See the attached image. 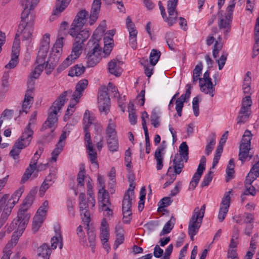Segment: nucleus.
Here are the masks:
<instances>
[{"instance_id": "f257e3e1", "label": "nucleus", "mask_w": 259, "mask_h": 259, "mask_svg": "<svg viewBox=\"0 0 259 259\" xmlns=\"http://www.w3.org/2000/svg\"><path fill=\"white\" fill-rule=\"evenodd\" d=\"M72 91L69 90L63 92L58 97V98L53 103L52 106L50 107V112L47 120L43 124L41 127V131L46 130L47 128H52L55 124L58 121L57 114L58 111L62 108L64 105L67 95L71 94Z\"/></svg>"}, {"instance_id": "f03ea898", "label": "nucleus", "mask_w": 259, "mask_h": 259, "mask_svg": "<svg viewBox=\"0 0 259 259\" xmlns=\"http://www.w3.org/2000/svg\"><path fill=\"white\" fill-rule=\"evenodd\" d=\"M108 91H111L116 97L119 96L117 88L111 82L108 84V87H102L98 92V107L101 112L107 114L110 110V99Z\"/></svg>"}, {"instance_id": "7ed1b4c3", "label": "nucleus", "mask_w": 259, "mask_h": 259, "mask_svg": "<svg viewBox=\"0 0 259 259\" xmlns=\"http://www.w3.org/2000/svg\"><path fill=\"white\" fill-rule=\"evenodd\" d=\"M85 50L88 51L86 57L87 67H93L101 59L102 48L99 44V38L90 39L87 44Z\"/></svg>"}, {"instance_id": "20e7f679", "label": "nucleus", "mask_w": 259, "mask_h": 259, "mask_svg": "<svg viewBox=\"0 0 259 259\" xmlns=\"http://www.w3.org/2000/svg\"><path fill=\"white\" fill-rule=\"evenodd\" d=\"M88 15V12L85 10H81L77 13L69 31L70 35L74 37L82 28L86 23Z\"/></svg>"}, {"instance_id": "39448f33", "label": "nucleus", "mask_w": 259, "mask_h": 259, "mask_svg": "<svg viewBox=\"0 0 259 259\" xmlns=\"http://www.w3.org/2000/svg\"><path fill=\"white\" fill-rule=\"evenodd\" d=\"M27 209L23 207L20 209L18 212V219L15 224L12 223L10 225L11 229L17 228V232H19L20 234L22 233L30 218V215L26 213Z\"/></svg>"}, {"instance_id": "423d86ee", "label": "nucleus", "mask_w": 259, "mask_h": 259, "mask_svg": "<svg viewBox=\"0 0 259 259\" xmlns=\"http://www.w3.org/2000/svg\"><path fill=\"white\" fill-rule=\"evenodd\" d=\"M209 75L210 72L209 70H207L204 72L203 77L200 79V89L202 92L209 94L211 97H213L215 88Z\"/></svg>"}, {"instance_id": "0eeeda50", "label": "nucleus", "mask_w": 259, "mask_h": 259, "mask_svg": "<svg viewBox=\"0 0 259 259\" xmlns=\"http://www.w3.org/2000/svg\"><path fill=\"white\" fill-rule=\"evenodd\" d=\"M18 37H19V35L17 34L12 48L11 60L9 63L5 65L6 68H14L16 67L18 63V57L20 54V40L17 39Z\"/></svg>"}, {"instance_id": "6e6552de", "label": "nucleus", "mask_w": 259, "mask_h": 259, "mask_svg": "<svg viewBox=\"0 0 259 259\" xmlns=\"http://www.w3.org/2000/svg\"><path fill=\"white\" fill-rule=\"evenodd\" d=\"M50 48V34L46 33L40 41L36 63H43Z\"/></svg>"}, {"instance_id": "1a4fd4ad", "label": "nucleus", "mask_w": 259, "mask_h": 259, "mask_svg": "<svg viewBox=\"0 0 259 259\" xmlns=\"http://www.w3.org/2000/svg\"><path fill=\"white\" fill-rule=\"evenodd\" d=\"M178 0H169L167 2V11L168 17L164 16V21L167 23L169 26H171L176 22L178 14L176 11Z\"/></svg>"}, {"instance_id": "9d476101", "label": "nucleus", "mask_w": 259, "mask_h": 259, "mask_svg": "<svg viewBox=\"0 0 259 259\" xmlns=\"http://www.w3.org/2000/svg\"><path fill=\"white\" fill-rule=\"evenodd\" d=\"M84 131L85 132L84 140L85 142L87 143L86 147L88 150V154L90 160L92 163H95L97 165H98L97 161V153L95 152L93 148V145L91 139L90 134L89 132L88 125H85L84 126Z\"/></svg>"}, {"instance_id": "9b49d317", "label": "nucleus", "mask_w": 259, "mask_h": 259, "mask_svg": "<svg viewBox=\"0 0 259 259\" xmlns=\"http://www.w3.org/2000/svg\"><path fill=\"white\" fill-rule=\"evenodd\" d=\"M232 191L231 190L226 192L222 198L218 214V219L220 222H222L224 220L228 212L231 199L230 195Z\"/></svg>"}, {"instance_id": "f8f14e48", "label": "nucleus", "mask_w": 259, "mask_h": 259, "mask_svg": "<svg viewBox=\"0 0 259 259\" xmlns=\"http://www.w3.org/2000/svg\"><path fill=\"white\" fill-rule=\"evenodd\" d=\"M29 83V88H27V90L25 95V98L22 104V110L19 111L20 114L22 112L27 113L28 112L27 110L30 107V105L32 104L33 102V98L32 97V95L34 90V87H33V82L31 80L30 81Z\"/></svg>"}, {"instance_id": "ddd939ff", "label": "nucleus", "mask_w": 259, "mask_h": 259, "mask_svg": "<svg viewBox=\"0 0 259 259\" xmlns=\"http://www.w3.org/2000/svg\"><path fill=\"white\" fill-rule=\"evenodd\" d=\"M126 25L130 34L129 44L133 49H136L137 46V36L138 32L135 24L132 22L129 16L126 18Z\"/></svg>"}, {"instance_id": "4468645a", "label": "nucleus", "mask_w": 259, "mask_h": 259, "mask_svg": "<svg viewBox=\"0 0 259 259\" xmlns=\"http://www.w3.org/2000/svg\"><path fill=\"white\" fill-rule=\"evenodd\" d=\"M101 5V0H94L89 18V23L90 25H93L97 20L100 11Z\"/></svg>"}, {"instance_id": "2eb2a0df", "label": "nucleus", "mask_w": 259, "mask_h": 259, "mask_svg": "<svg viewBox=\"0 0 259 259\" xmlns=\"http://www.w3.org/2000/svg\"><path fill=\"white\" fill-rule=\"evenodd\" d=\"M220 13V11L218 12V15L219 16L218 26L220 29H224V33L226 36L228 35V33L230 31L232 19L227 18L226 16H223Z\"/></svg>"}, {"instance_id": "dca6fc26", "label": "nucleus", "mask_w": 259, "mask_h": 259, "mask_svg": "<svg viewBox=\"0 0 259 259\" xmlns=\"http://www.w3.org/2000/svg\"><path fill=\"white\" fill-rule=\"evenodd\" d=\"M90 205H91V204L89 203V199L87 202L85 200L83 202H79V203L80 215L82 217V222L84 223H87L88 227H89V223L91 221L90 213L88 210Z\"/></svg>"}, {"instance_id": "f3484780", "label": "nucleus", "mask_w": 259, "mask_h": 259, "mask_svg": "<svg viewBox=\"0 0 259 259\" xmlns=\"http://www.w3.org/2000/svg\"><path fill=\"white\" fill-rule=\"evenodd\" d=\"M88 81L87 79H82L78 81L75 87V91L74 92L72 97L76 103H78L79 99L82 95V92L87 88Z\"/></svg>"}, {"instance_id": "a211bd4d", "label": "nucleus", "mask_w": 259, "mask_h": 259, "mask_svg": "<svg viewBox=\"0 0 259 259\" xmlns=\"http://www.w3.org/2000/svg\"><path fill=\"white\" fill-rule=\"evenodd\" d=\"M33 131L31 129L30 126L27 125L22 133V136L17 140L22 145L26 147L28 146L32 140Z\"/></svg>"}, {"instance_id": "6ab92c4d", "label": "nucleus", "mask_w": 259, "mask_h": 259, "mask_svg": "<svg viewBox=\"0 0 259 259\" xmlns=\"http://www.w3.org/2000/svg\"><path fill=\"white\" fill-rule=\"evenodd\" d=\"M22 144L20 142H16L13 145L12 150L10 151L9 155L14 160V165L17 166L19 163V155L21 150L25 148Z\"/></svg>"}, {"instance_id": "aec40b11", "label": "nucleus", "mask_w": 259, "mask_h": 259, "mask_svg": "<svg viewBox=\"0 0 259 259\" xmlns=\"http://www.w3.org/2000/svg\"><path fill=\"white\" fill-rule=\"evenodd\" d=\"M122 64V61L114 59L108 63V70L110 73L118 77L119 76L122 71L120 66Z\"/></svg>"}, {"instance_id": "412c9836", "label": "nucleus", "mask_w": 259, "mask_h": 259, "mask_svg": "<svg viewBox=\"0 0 259 259\" xmlns=\"http://www.w3.org/2000/svg\"><path fill=\"white\" fill-rule=\"evenodd\" d=\"M55 235L51 239V246L53 249H56L57 244H59V247L62 249L63 247V239L61 234V230L59 226H56L54 228Z\"/></svg>"}, {"instance_id": "4be33fe9", "label": "nucleus", "mask_w": 259, "mask_h": 259, "mask_svg": "<svg viewBox=\"0 0 259 259\" xmlns=\"http://www.w3.org/2000/svg\"><path fill=\"white\" fill-rule=\"evenodd\" d=\"M59 57L55 54H51L49 59L45 61V67L47 74H50L58 64Z\"/></svg>"}, {"instance_id": "5701e85b", "label": "nucleus", "mask_w": 259, "mask_h": 259, "mask_svg": "<svg viewBox=\"0 0 259 259\" xmlns=\"http://www.w3.org/2000/svg\"><path fill=\"white\" fill-rule=\"evenodd\" d=\"M184 160L182 156H179L178 154L175 155L174 158L172 160V168L174 169V174L175 175L180 174L184 166Z\"/></svg>"}, {"instance_id": "b1692460", "label": "nucleus", "mask_w": 259, "mask_h": 259, "mask_svg": "<svg viewBox=\"0 0 259 259\" xmlns=\"http://www.w3.org/2000/svg\"><path fill=\"white\" fill-rule=\"evenodd\" d=\"M38 65L36 66L34 69L30 73L29 75V79L27 82V88H29V82L31 80L34 84V81L33 79H35L38 78L40 75L41 72L44 70L45 67V61L43 63H36Z\"/></svg>"}, {"instance_id": "393cba45", "label": "nucleus", "mask_w": 259, "mask_h": 259, "mask_svg": "<svg viewBox=\"0 0 259 259\" xmlns=\"http://www.w3.org/2000/svg\"><path fill=\"white\" fill-rule=\"evenodd\" d=\"M52 250L47 243H44L37 248V256L43 259H49Z\"/></svg>"}, {"instance_id": "a878e982", "label": "nucleus", "mask_w": 259, "mask_h": 259, "mask_svg": "<svg viewBox=\"0 0 259 259\" xmlns=\"http://www.w3.org/2000/svg\"><path fill=\"white\" fill-rule=\"evenodd\" d=\"M205 211V204H203L201 208L198 207L195 208L193 215L191 217L190 220L202 222V219L204 217Z\"/></svg>"}, {"instance_id": "bb28decb", "label": "nucleus", "mask_w": 259, "mask_h": 259, "mask_svg": "<svg viewBox=\"0 0 259 259\" xmlns=\"http://www.w3.org/2000/svg\"><path fill=\"white\" fill-rule=\"evenodd\" d=\"M100 231V239L102 242H108L109 238V228L107 222L105 219H103L102 222Z\"/></svg>"}, {"instance_id": "cd10ccee", "label": "nucleus", "mask_w": 259, "mask_h": 259, "mask_svg": "<svg viewBox=\"0 0 259 259\" xmlns=\"http://www.w3.org/2000/svg\"><path fill=\"white\" fill-rule=\"evenodd\" d=\"M254 180H255L253 178L250 179L246 177L245 180V191H244V195H255L256 194V190L255 188L251 185Z\"/></svg>"}, {"instance_id": "c85d7f7f", "label": "nucleus", "mask_w": 259, "mask_h": 259, "mask_svg": "<svg viewBox=\"0 0 259 259\" xmlns=\"http://www.w3.org/2000/svg\"><path fill=\"white\" fill-rule=\"evenodd\" d=\"M82 44L80 42L74 41L73 45L71 54L69 55L70 58L76 60L78 58L82 53Z\"/></svg>"}, {"instance_id": "c756f323", "label": "nucleus", "mask_w": 259, "mask_h": 259, "mask_svg": "<svg viewBox=\"0 0 259 259\" xmlns=\"http://www.w3.org/2000/svg\"><path fill=\"white\" fill-rule=\"evenodd\" d=\"M85 67L82 64H77L71 68L68 72V75L73 76H79L84 73Z\"/></svg>"}, {"instance_id": "7c9ffc66", "label": "nucleus", "mask_w": 259, "mask_h": 259, "mask_svg": "<svg viewBox=\"0 0 259 259\" xmlns=\"http://www.w3.org/2000/svg\"><path fill=\"white\" fill-rule=\"evenodd\" d=\"M90 35V32L86 30H80L74 36L75 37L74 41L80 42L82 44L89 38Z\"/></svg>"}, {"instance_id": "2f4dec72", "label": "nucleus", "mask_w": 259, "mask_h": 259, "mask_svg": "<svg viewBox=\"0 0 259 259\" xmlns=\"http://www.w3.org/2000/svg\"><path fill=\"white\" fill-rule=\"evenodd\" d=\"M70 0H56V9L53 12V15L61 13L66 8Z\"/></svg>"}, {"instance_id": "473e14b6", "label": "nucleus", "mask_w": 259, "mask_h": 259, "mask_svg": "<svg viewBox=\"0 0 259 259\" xmlns=\"http://www.w3.org/2000/svg\"><path fill=\"white\" fill-rule=\"evenodd\" d=\"M87 226V223H86ZM85 229L88 230V240L90 243V247L92 249L93 252H95V246H96V234L94 230L93 229H90L89 227H86Z\"/></svg>"}, {"instance_id": "72a5a7b5", "label": "nucleus", "mask_w": 259, "mask_h": 259, "mask_svg": "<svg viewBox=\"0 0 259 259\" xmlns=\"http://www.w3.org/2000/svg\"><path fill=\"white\" fill-rule=\"evenodd\" d=\"M37 193V190L35 189H32L26 197L23 203V207L28 208L33 203L34 197Z\"/></svg>"}, {"instance_id": "f704fd0d", "label": "nucleus", "mask_w": 259, "mask_h": 259, "mask_svg": "<svg viewBox=\"0 0 259 259\" xmlns=\"http://www.w3.org/2000/svg\"><path fill=\"white\" fill-rule=\"evenodd\" d=\"M105 27L106 23L105 21H103L96 29L91 39L99 38V44H100L101 40V36L105 31Z\"/></svg>"}, {"instance_id": "c9c22d12", "label": "nucleus", "mask_w": 259, "mask_h": 259, "mask_svg": "<svg viewBox=\"0 0 259 259\" xmlns=\"http://www.w3.org/2000/svg\"><path fill=\"white\" fill-rule=\"evenodd\" d=\"M234 161L233 159H231L228 164L226 173L227 176L226 177V181L227 182H229L230 179L233 178L234 174Z\"/></svg>"}, {"instance_id": "e433bc0d", "label": "nucleus", "mask_w": 259, "mask_h": 259, "mask_svg": "<svg viewBox=\"0 0 259 259\" xmlns=\"http://www.w3.org/2000/svg\"><path fill=\"white\" fill-rule=\"evenodd\" d=\"M115 127V123L112 121V120L110 119L106 131L107 138L117 137Z\"/></svg>"}, {"instance_id": "4c0bfd02", "label": "nucleus", "mask_w": 259, "mask_h": 259, "mask_svg": "<svg viewBox=\"0 0 259 259\" xmlns=\"http://www.w3.org/2000/svg\"><path fill=\"white\" fill-rule=\"evenodd\" d=\"M175 221L176 219L174 217H171L170 220L164 226L162 230L160 233V236H161L164 234L169 233L173 228Z\"/></svg>"}, {"instance_id": "58836bf2", "label": "nucleus", "mask_w": 259, "mask_h": 259, "mask_svg": "<svg viewBox=\"0 0 259 259\" xmlns=\"http://www.w3.org/2000/svg\"><path fill=\"white\" fill-rule=\"evenodd\" d=\"M134 196H130L128 194H125L122 201V210H131L132 200Z\"/></svg>"}, {"instance_id": "ea45409f", "label": "nucleus", "mask_w": 259, "mask_h": 259, "mask_svg": "<svg viewBox=\"0 0 259 259\" xmlns=\"http://www.w3.org/2000/svg\"><path fill=\"white\" fill-rule=\"evenodd\" d=\"M179 156H182V158L187 162L188 159V146L186 142H183L179 147Z\"/></svg>"}, {"instance_id": "a19ab883", "label": "nucleus", "mask_w": 259, "mask_h": 259, "mask_svg": "<svg viewBox=\"0 0 259 259\" xmlns=\"http://www.w3.org/2000/svg\"><path fill=\"white\" fill-rule=\"evenodd\" d=\"M107 143L110 151L113 152L117 151L118 143L117 137L107 138Z\"/></svg>"}, {"instance_id": "79ce46f5", "label": "nucleus", "mask_w": 259, "mask_h": 259, "mask_svg": "<svg viewBox=\"0 0 259 259\" xmlns=\"http://www.w3.org/2000/svg\"><path fill=\"white\" fill-rule=\"evenodd\" d=\"M251 104L252 101L249 96H246L245 98H243L241 108V113H246V112H249V107L251 106Z\"/></svg>"}, {"instance_id": "37998d69", "label": "nucleus", "mask_w": 259, "mask_h": 259, "mask_svg": "<svg viewBox=\"0 0 259 259\" xmlns=\"http://www.w3.org/2000/svg\"><path fill=\"white\" fill-rule=\"evenodd\" d=\"M202 223L190 220L188 226V232L197 233Z\"/></svg>"}, {"instance_id": "c03bdc74", "label": "nucleus", "mask_w": 259, "mask_h": 259, "mask_svg": "<svg viewBox=\"0 0 259 259\" xmlns=\"http://www.w3.org/2000/svg\"><path fill=\"white\" fill-rule=\"evenodd\" d=\"M259 176V160L256 162L251 167L250 172L246 178L251 179L253 178L255 180Z\"/></svg>"}, {"instance_id": "a18cd8bd", "label": "nucleus", "mask_w": 259, "mask_h": 259, "mask_svg": "<svg viewBox=\"0 0 259 259\" xmlns=\"http://www.w3.org/2000/svg\"><path fill=\"white\" fill-rule=\"evenodd\" d=\"M160 56V52L153 49L152 50L149 56L150 63L153 66L157 63Z\"/></svg>"}, {"instance_id": "49530a36", "label": "nucleus", "mask_w": 259, "mask_h": 259, "mask_svg": "<svg viewBox=\"0 0 259 259\" xmlns=\"http://www.w3.org/2000/svg\"><path fill=\"white\" fill-rule=\"evenodd\" d=\"M99 193H102V205L110 206L111 203L109 199V192L104 188H102L99 190Z\"/></svg>"}, {"instance_id": "de8ad7c7", "label": "nucleus", "mask_w": 259, "mask_h": 259, "mask_svg": "<svg viewBox=\"0 0 259 259\" xmlns=\"http://www.w3.org/2000/svg\"><path fill=\"white\" fill-rule=\"evenodd\" d=\"M176 38L174 34L172 32H168L166 33L165 35V39L166 42L168 46V48L171 50H174L175 49V41L174 39Z\"/></svg>"}, {"instance_id": "09e8293b", "label": "nucleus", "mask_w": 259, "mask_h": 259, "mask_svg": "<svg viewBox=\"0 0 259 259\" xmlns=\"http://www.w3.org/2000/svg\"><path fill=\"white\" fill-rule=\"evenodd\" d=\"M74 61L75 60L73 59L72 58H70V56H68L66 59L62 63V64H60L57 68V72H61L66 68H67L69 66H70Z\"/></svg>"}, {"instance_id": "8fccbe9b", "label": "nucleus", "mask_w": 259, "mask_h": 259, "mask_svg": "<svg viewBox=\"0 0 259 259\" xmlns=\"http://www.w3.org/2000/svg\"><path fill=\"white\" fill-rule=\"evenodd\" d=\"M154 158L156 161V168L158 170H161L163 166V154L155 152Z\"/></svg>"}, {"instance_id": "3c124183", "label": "nucleus", "mask_w": 259, "mask_h": 259, "mask_svg": "<svg viewBox=\"0 0 259 259\" xmlns=\"http://www.w3.org/2000/svg\"><path fill=\"white\" fill-rule=\"evenodd\" d=\"M218 40L215 41L212 50L213 57L215 58L218 56L219 52L223 48V44L221 42L222 38L221 36L218 38Z\"/></svg>"}, {"instance_id": "603ef678", "label": "nucleus", "mask_w": 259, "mask_h": 259, "mask_svg": "<svg viewBox=\"0 0 259 259\" xmlns=\"http://www.w3.org/2000/svg\"><path fill=\"white\" fill-rule=\"evenodd\" d=\"M94 119V116L90 113L89 110H87L84 114L83 119L84 125H88L89 128L90 125L94 124L93 121Z\"/></svg>"}, {"instance_id": "864d4df0", "label": "nucleus", "mask_w": 259, "mask_h": 259, "mask_svg": "<svg viewBox=\"0 0 259 259\" xmlns=\"http://www.w3.org/2000/svg\"><path fill=\"white\" fill-rule=\"evenodd\" d=\"M35 169L36 167L31 166V164H29L22 176L21 182L25 183L26 181H27L32 173L34 172V171L35 170Z\"/></svg>"}, {"instance_id": "5fc2aeb1", "label": "nucleus", "mask_w": 259, "mask_h": 259, "mask_svg": "<svg viewBox=\"0 0 259 259\" xmlns=\"http://www.w3.org/2000/svg\"><path fill=\"white\" fill-rule=\"evenodd\" d=\"M63 146L61 145L60 144L56 145V147L52 152V157L50 160L51 162L56 161L58 155L63 150Z\"/></svg>"}, {"instance_id": "6e6d98bb", "label": "nucleus", "mask_w": 259, "mask_h": 259, "mask_svg": "<svg viewBox=\"0 0 259 259\" xmlns=\"http://www.w3.org/2000/svg\"><path fill=\"white\" fill-rule=\"evenodd\" d=\"M23 192V189L20 188L13 194L11 199H9L11 200V203L12 204L15 205L18 202Z\"/></svg>"}, {"instance_id": "4d7b16f0", "label": "nucleus", "mask_w": 259, "mask_h": 259, "mask_svg": "<svg viewBox=\"0 0 259 259\" xmlns=\"http://www.w3.org/2000/svg\"><path fill=\"white\" fill-rule=\"evenodd\" d=\"M172 200L169 197H165L163 198L158 203L159 207L158 210H159L161 208H164L170 205L172 202Z\"/></svg>"}, {"instance_id": "13d9d810", "label": "nucleus", "mask_w": 259, "mask_h": 259, "mask_svg": "<svg viewBox=\"0 0 259 259\" xmlns=\"http://www.w3.org/2000/svg\"><path fill=\"white\" fill-rule=\"evenodd\" d=\"M85 169L84 168H80L79 171L77 178V182L78 186L82 187L84 186V180L85 178Z\"/></svg>"}, {"instance_id": "bf43d9fd", "label": "nucleus", "mask_w": 259, "mask_h": 259, "mask_svg": "<svg viewBox=\"0 0 259 259\" xmlns=\"http://www.w3.org/2000/svg\"><path fill=\"white\" fill-rule=\"evenodd\" d=\"M14 204H12V203H11V200H9L4 208L2 215L3 216L8 218L11 212L12 208L14 206Z\"/></svg>"}, {"instance_id": "052dcab7", "label": "nucleus", "mask_w": 259, "mask_h": 259, "mask_svg": "<svg viewBox=\"0 0 259 259\" xmlns=\"http://www.w3.org/2000/svg\"><path fill=\"white\" fill-rule=\"evenodd\" d=\"M159 117L158 116L157 112L155 110H154L152 112L150 116L151 122L154 127H157L159 125L160 123L159 122Z\"/></svg>"}, {"instance_id": "680f3d73", "label": "nucleus", "mask_w": 259, "mask_h": 259, "mask_svg": "<svg viewBox=\"0 0 259 259\" xmlns=\"http://www.w3.org/2000/svg\"><path fill=\"white\" fill-rule=\"evenodd\" d=\"M172 171V166H169L167 172L166 173L167 176H169L170 177V179L168 181H167L164 184L163 187L164 188L169 186L171 183H172L176 179V175L174 174H170V172Z\"/></svg>"}, {"instance_id": "e2e57ef3", "label": "nucleus", "mask_w": 259, "mask_h": 259, "mask_svg": "<svg viewBox=\"0 0 259 259\" xmlns=\"http://www.w3.org/2000/svg\"><path fill=\"white\" fill-rule=\"evenodd\" d=\"M215 144V139L214 134H212V138H211L210 142L206 145L205 148L206 154L208 155L211 152L213 149V146Z\"/></svg>"}, {"instance_id": "0e129e2a", "label": "nucleus", "mask_w": 259, "mask_h": 259, "mask_svg": "<svg viewBox=\"0 0 259 259\" xmlns=\"http://www.w3.org/2000/svg\"><path fill=\"white\" fill-rule=\"evenodd\" d=\"M186 91L185 94H182L179 98H178V100H180V101H182L183 102H185L187 101V99H188L191 95V90L192 88V87L191 84H187L186 85Z\"/></svg>"}, {"instance_id": "69168bd1", "label": "nucleus", "mask_w": 259, "mask_h": 259, "mask_svg": "<svg viewBox=\"0 0 259 259\" xmlns=\"http://www.w3.org/2000/svg\"><path fill=\"white\" fill-rule=\"evenodd\" d=\"M213 177V172L209 171L207 174H206L203 178V181L201 183V187L207 186L212 181Z\"/></svg>"}, {"instance_id": "338daca9", "label": "nucleus", "mask_w": 259, "mask_h": 259, "mask_svg": "<svg viewBox=\"0 0 259 259\" xmlns=\"http://www.w3.org/2000/svg\"><path fill=\"white\" fill-rule=\"evenodd\" d=\"M227 57L228 54L226 52H223L220 58L216 60V62L218 63L219 70H222L223 68L226 63Z\"/></svg>"}, {"instance_id": "774afa93", "label": "nucleus", "mask_w": 259, "mask_h": 259, "mask_svg": "<svg viewBox=\"0 0 259 259\" xmlns=\"http://www.w3.org/2000/svg\"><path fill=\"white\" fill-rule=\"evenodd\" d=\"M235 6V0H231V4L228 6L226 9V14L225 16L227 18L232 19V14L234 11V8Z\"/></svg>"}]
</instances>
